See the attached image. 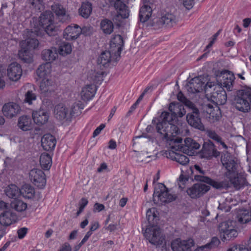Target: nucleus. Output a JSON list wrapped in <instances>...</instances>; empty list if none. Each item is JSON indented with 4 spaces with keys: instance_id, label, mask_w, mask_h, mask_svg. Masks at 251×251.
I'll use <instances>...</instances> for the list:
<instances>
[{
    "instance_id": "1",
    "label": "nucleus",
    "mask_w": 251,
    "mask_h": 251,
    "mask_svg": "<svg viewBox=\"0 0 251 251\" xmlns=\"http://www.w3.org/2000/svg\"><path fill=\"white\" fill-rule=\"evenodd\" d=\"M156 129L161 136L162 139L171 142L170 145L173 143L178 144L182 142L181 138L176 137L180 133V130L178 127L173 123L159 121L156 124Z\"/></svg>"
},
{
    "instance_id": "58",
    "label": "nucleus",
    "mask_w": 251,
    "mask_h": 251,
    "mask_svg": "<svg viewBox=\"0 0 251 251\" xmlns=\"http://www.w3.org/2000/svg\"><path fill=\"white\" fill-rule=\"evenodd\" d=\"M36 99V96L35 94L33 93L31 91H27L25 94V102L28 103L29 104L32 103V100H35Z\"/></svg>"
},
{
    "instance_id": "14",
    "label": "nucleus",
    "mask_w": 251,
    "mask_h": 251,
    "mask_svg": "<svg viewBox=\"0 0 251 251\" xmlns=\"http://www.w3.org/2000/svg\"><path fill=\"white\" fill-rule=\"evenodd\" d=\"M194 244L192 239L185 240L177 238L172 241L171 247L173 251H192V248Z\"/></svg>"
},
{
    "instance_id": "41",
    "label": "nucleus",
    "mask_w": 251,
    "mask_h": 251,
    "mask_svg": "<svg viewBox=\"0 0 251 251\" xmlns=\"http://www.w3.org/2000/svg\"><path fill=\"white\" fill-rule=\"evenodd\" d=\"M4 192L8 197L12 199H15L20 195V189L14 184L7 186L4 190Z\"/></svg>"
},
{
    "instance_id": "18",
    "label": "nucleus",
    "mask_w": 251,
    "mask_h": 251,
    "mask_svg": "<svg viewBox=\"0 0 251 251\" xmlns=\"http://www.w3.org/2000/svg\"><path fill=\"white\" fill-rule=\"evenodd\" d=\"M204 78L201 77H195L190 81L186 87L187 91L190 93H196L201 92L204 90L205 92V87Z\"/></svg>"
},
{
    "instance_id": "56",
    "label": "nucleus",
    "mask_w": 251,
    "mask_h": 251,
    "mask_svg": "<svg viewBox=\"0 0 251 251\" xmlns=\"http://www.w3.org/2000/svg\"><path fill=\"white\" fill-rule=\"evenodd\" d=\"M29 2L37 11L40 12L44 8L43 0H29Z\"/></svg>"
},
{
    "instance_id": "42",
    "label": "nucleus",
    "mask_w": 251,
    "mask_h": 251,
    "mask_svg": "<svg viewBox=\"0 0 251 251\" xmlns=\"http://www.w3.org/2000/svg\"><path fill=\"white\" fill-rule=\"evenodd\" d=\"M238 221L241 224H246L251 221V211L247 209H241L237 216Z\"/></svg>"
},
{
    "instance_id": "32",
    "label": "nucleus",
    "mask_w": 251,
    "mask_h": 251,
    "mask_svg": "<svg viewBox=\"0 0 251 251\" xmlns=\"http://www.w3.org/2000/svg\"><path fill=\"white\" fill-rule=\"evenodd\" d=\"M68 112V109L62 103H59L54 107V116L59 120L68 119V116H69Z\"/></svg>"
},
{
    "instance_id": "52",
    "label": "nucleus",
    "mask_w": 251,
    "mask_h": 251,
    "mask_svg": "<svg viewBox=\"0 0 251 251\" xmlns=\"http://www.w3.org/2000/svg\"><path fill=\"white\" fill-rule=\"evenodd\" d=\"M173 160H175L179 164L185 166L187 165L189 162V158L183 154L179 153H175L174 156L173 157Z\"/></svg>"
},
{
    "instance_id": "43",
    "label": "nucleus",
    "mask_w": 251,
    "mask_h": 251,
    "mask_svg": "<svg viewBox=\"0 0 251 251\" xmlns=\"http://www.w3.org/2000/svg\"><path fill=\"white\" fill-rule=\"evenodd\" d=\"M20 195L25 198L32 199L34 197L35 190L30 185L25 184L20 189Z\"/></svg>"
},
{
    "instance_id": "33",
    "label": "nucleus",
    "mask_w": 251,
    "mask_h": 251,
    "mask_svg": "<svg viewBox=\"0 0 251 251\" xmlns=\"http://www.w3.org/2000/svg\"><path fill=\"white\" fill-rule=\"evenodd\" d=\"M18 56L19 59L24 63H31L33 61L32 51L21 48L18 51Z\"/></svg>"
},
{
    "instance_id": "48",
    "label": "nucleus",
    "mask_w": 251,
    "mask_h": 251,
    "mask_svg": "<svg viewBox=\"0 0 251 251\" xmlns=\"http://www.w3.org/2000/svg\"><path fill=\"white\" fill-rule=\"evenodd\" d=\"M206 134L209 138L212 139L217 143H220L224 149H227V146L222 141V138L218 134H217L215 131L212 130H207L206 131Z\"/></svg>"
},
{
    "instance_id": "47",
    "label": "nucleus",
    "mask_w": 251,
    "mask_h": 251,
    "mask_svg": "<svg viewBox=\"0 0 251 251\" xmlns=\"http://www.w3.org/2000/svg\"><path fill=\"white\" fill-rule=\"evenodd\" d=\"M129 16L128 10H124L120 12H117V14L113 18V22L118 26L120 25L123 19L128 18Z\"/></svg>"
},
{
    "instance_id": "2",
    "label": "nucleus",
    "mask_w": 251,
    "mask_h": 251,
    "mask_svg": "<svg viewBox=\"0 0 251 251\" xmlns=\"http://www.w3.org/2000/svg\"><path fill=\"white\" fill-rule=\"evenodd\" d=\"M205 95L208 100L217 105H223L226 102L227 96L226 91L220 85H215L214 82H207Z\"/></svg>"
},
{
    "instance_id": "51",
    "label": "nucleus",
    "mask_w": 251,
    "mask_h": 251,
    "mask_svg": "<svg viewBox=\"0 0 251 251\" xmlns=\"http://www.w3.org/2000/svg\"><path fill=\"white\" fill-rule=\"evenodd\" d=\"M110 4L113 6L117 12L128 10L126 5L121 0H109Z\"/></svg>"
},
{
    "instance_id": "8",
    "label": "nucleus",
    "mask_w": 251,
    "mask_h": 251,
    "mask_svg": "<svg viewBox=\"0 0 251 251\" xmlns=\"http://www.w3.org/2000/svg\"><path fill=\"white\" fill-rule=\"evenodd\" d=\"M176 199L175 196L169 193L166 186L162 183H158L157 187L155 188L153 195V201L156 204L162 205L163 203L170 202Z\"/></svg>"
},
{
    "instance_id": "45",
    "label": "nucleus",
    "mask_w": 251,
    "mask_h": 251,
    "mask_svg": "<svg viewBox=\"0 0 251 251\" xmlns=\"http://www.w3.org/2000/svg\"><path fill=\"white\" fill-rule=\"evenodd\" d=\"M92 10V4L89 2L82 3L79 9V14L84 18H88Z\"/></svg>"
},
{
    "instance_id": "54",
    "label": "nucleus",
    "mask_w": 251,
    "mask_h": 251,
    "mask_svg": "<svg viewBox=\"0 0 251 251\" xmlns=\"http://www.w3.org/2000/svg\"><path fill=\"white\" fill-rule=\"evenodd\" d=\"M71 51L72 47L68 43L63 42L59 46V53L62 55L69 54Z\"/></svg>"
},
{
    "instance_id": "21",
    "label": "nucleus",
    "mask_w": 251,
    "mask_h": 251,
    "mask_svg": "<svg viewBox=\"0 0 251 251\" xmlns=\"http://www.w3.org/2000/svg\"><path fill=\"white\" fill-rule=\"evenodd\" d=\"M56 89L55 83L50 77L42 79L40 85L41 93L45 96H48L53 92Z\"/></svg>"
},
{
    "instance_id": "57",
    "label": "nucleus",
    "mask_w": 251,
    "mask_h": 251,
    "mask_svg": "<svg viewBox=\"0 0 251 251\" xmlns=\"http://www.w3.org/2000/svg\"><path fill=\"white\" fill-rule=\"evenodd\" d=\"M227 251H249V250L248 248L243 245L233 244L228 248Z\"/></svg>"
},
{
    "instance_id": "7",
    "label": "nucleus",
    "mask_w": 251,
    "mask_h": 251,
    "mask_svg": "<svg viewBox=\"0 0 251 251\" xmlns=\"http://www.w3.org/2000/svg\"><path fill=\"white\" fill-rule=\"evenodd\" d=\"M187 104L189 110L186 115L187 123L193 127L201 131H204L205 127L201 122L199 110L193 102H188Z\"/></svg>"
},
{
    "instance_id": "34",
    "label": "nucleus",
    "mask_w": 251,
    "mask_h": 251,
    "mask_svg": "<svg viewBox=\"0 0 251 251\" xmlns=\"http://www.w3.org/2000/svg\"><path fill=\"white\" fill-rule=\"evenodd\" d=\"M96 92L95 85L90 84L85 86L82 88L81 92L82 99L85 101L90 100L94 96Z\"/></svg>"
},
{
    "instance_id": "61",
    "label": "nucleus",
    "mask_w": 251,
    "mask_h": 251,
    "mask_svg": "<svg viewBox=\"0 0 251 251\" xmlns=\"http://www.w3.org/2000/svg\"><path fill=\"white\" fill-rule=\"evenodd\" d=\"M183 5L188 9H191L194 6L195 0H180Z\"/></svg>"
},
{
    "instance_id": "53",
    "label": "nucleus",
    "mask_w": 251,
    "mask_h": 251,
    "mask_svg": "<svg viewBox=\"0 0 251 251\" xmlns=\"http://www.w3.org/2000/svg\"><path fill=\"white\" fill-rule=\"evenodd\" d=\"M176 118H175V117H174L173 113H170L168 112H163L161 113L158 121L173 123L172 122L174 120H176Z\"/></svg>"
},
{
    "instance_id": "39",
    "label": "nucleus",
    "mask_w": 251,
    "mask_h": 251,
    "mask_svg": "<svg viewBox=\"0 0 251 251\" xmlns=\"http://www.w3.org/2000/svg\"><path fill=\"white\" fill-rule=\"evenodd\" d=\"M18 126L23 131H27L31 128V120L27 116H23L19 118Z\"/></svg>"
},
{
    "instance_id": "22",
    "label": "nucleus",
    "mask_w": 251,
    "mask_h": 251,
    "mask_svg": "<svg viewBox=\"0 0 251 251\" xmlns=\"http://www.w3.org/2000/svg\"><path fill=\"white\" fill-rule=\"evenodd\" d=\"M18 219L17 215L11 209L5 210L0 214V223L2 226H9L15 223Z\"/></svg>"
},
{
    "instance_id": "26",
    "label": "nucleus",
    "mask_w": 251,
    "mask_h": 251,
    "mask_svg": "<svg viewBox=\"0 0 251 251\" xmlns=\"http://www.w3.org/2000/svg\"><path fill=\"white\" fill-rule=\"evenodd\" d=\"M226 176L237 190L240 189L241 188L247 185L248 182L246 177L243 175L237 174L236 172L235 174L230 175L229 176Z\"/></svg>"
},
{
    "instance_id": "46",
    "label": "nucleus",
    "mask_w": 251,
    "mask_h": 251,
    "mask_svg": "<svg viewBox=\"0 0 251 251\" xmlns=\"http://www.w3.org/2000/svg\"><path fill=\"white\" fill-rule=\"evenodd\" d=\"M100 28L105 34H110L113 31V24L108 19H104L101 21Z\"/></svg>"
},
{
    "instance_id": "44",
    "label": "nucleus",
    "mask_w": 251,
    "mask_h": 251,
    "mask_svg": "<svg viewBox=\"0 0 251 251\" xmlns=\"http://www.w3.org/2000/svg\"><path fill=\"white\" fill-rule=\"evenodd\" d=\"M40 163L43 169L49 170L52 164V160L50 156L46 153L42 154L40 158Z\"/></svg>"
},
{
    "instance_id": "25",
    "label": "nucleus",
    "mask_w": 251,
    "mask_h": 251,
    "mask_svg": "<svg viewBox=\"0 0 251 251\" xmlns=\"http://www.w3.org/2000/svg\"><path fill=\"white\" fill-rule=\"evenodd\" d=\"M204 110L207 113V118L211 123L216 122L221 118V112L218 107L215 109L212 105L208 103L204 106Z\"/></svg>"
},
{
    "instance_id": "12",
    "label": "nucleus",
    "mask_w": 251,
    "mask_h": 251,
    "mask_svg": "<svg viewBox=\"0 0 251 251\" xmlns=\"http://www.w3.org/2000/svg\"><path fill=\"white\" fill-rule=\"evenodd\" d=\"M221 162L227 171L225 173V176H229L230 175L237 172V163L235 158L232 156L229 153L226 152L222 155Z\"/></svg>"
},
{
    "instance_id": "37",
    "label": "nucleus",
    "mask_w": 251,
    "mask_h": 251,
    "mask_svg": "<svg viewBox=\"0 0 251 251\" xmlns=\"http://www.w3.org/2000/svg\"><path fill=\"white\" fill-rule=\"evenodd\" d=\"M41 56L43 60L46 61L52 62L55 60L58 56V54L56 49L52 48L51 49L44 50L42 51Z\"/></svg>"
},
{
    "instance_id": "36",
    "label": "nucleus",
    "mask_w": 251,
    "mask_h": 251,
    "mask_svg": "<svg viewBox=\"0 0 251 251\" xmlns=\"http://www.w3.org/2000/svg\"><path fill=\"white\" fill-rule=\"evenodd\" d=\"M50 72L51 65L49 63L41 65L36 71L37 75L42 79L50 77Z\"/></svg>"
},
{
    "instance_id": "27",
    "label": "nucleus",
    "mask_w": 251,
    "mask_h": 251,
    "mask_svg": "<svg viewBox=\"0 0 251 251\" xmlns=\"http://www.w3.org/2000/svg\"><path fill=\"white\" fill-rule=\"evenodd\" d=\"M22 69L21 65L14 62L11 63L7 69V75L9 78L13 81L19 80L22 75Z\"/></svg>"
},
{
    "instance_id": "40",
    "label": "nucleus",
    "mask_w": 251,
    "mask_h": 251,
    "mask_svg": "<svg viewBox=\"0 0 251 251\" xmlns=\"http://www.w3.org/2000/svg\"><path fill=\"white\" fill-rule=\"evenodd\" d=\"M152 14V9L148 5H145L143 6L140 10L139 18L142 23H145L147 21Z\"/></svg>"
},
{
    "instance_id": "19",
    "label": "nucleus",
    "mask_w": 251,
    "mask_h": 251,
    "mask_svg": "<svg viewBox=\"0 0 251 251\" xmlns=\"http://www.w3.org/2000/svg\"><path fill=\"white\" fill-rule=\"evenodd\" d=\"M124 42L123 37L120 35H115L110 43V49L112 53H115L114 59H120V54L124 46Z\"/></svg>"
},
{
    "instance_id": "24",
    "label": "nucleus",
    "mask_w": 251,
    "mask_h": 251,
    "mask_svg": "<svg viewBox=\"0 0 251 251\" xmlns=\"http://www.w3.org/2000/svg\"><path fill=\"white\" fill-rule=\"evenodd\" d=\"M81 34V27L77 25L68 26L64 31L63 36L67 40L76 39Z\"/></svg>"
},
{
    "instance_id": "3",
    "label": "nucleus",
    "mask_w": 251,
    "mask_h": 251,
    "mask_svg": "<svg viewBox=\"0 0 251 251\" xmlns=\"http://www.w3.org/2000/svg\"><path fill=\"white\" fill-rule=\"evenodd\" d=\"M232 104L237 110L248 112L251 108V88L237 91Z\"/></svg>"
},
{
    "instance_id": "17",
    "label": "nucleus",
    "mask_w": 251,
    "mask_h": 251,
    "mask_svg": "<svg viewBox=\"0 0 251 251\" xmlns=\"http://www.w3.org/2000/svg\"><path fill=\"white\" fill-rule=\"evenodd\" d=\"M210 189V186L203 183H196L187 190V194L192 199L199 198L207 192Z\"/></svg>"
},
{
    "instance_id": "50",
    "label": "nucleus",
    "mask_w": 251,
    "mask_h": 251,
    "mask_svg": "<svg viewBox=\"0 0 251 251\" xmlns=\"http://www.w3.org/2000/svg\"><path fill=\"white\" fill-rule=\"evenodd\" d=\"M84 104L81 101H78L74 103L71 106V110L70 115H78L81 113V110L84 108Z\"/></svg>"
},
{
    "instance_id": "10",
    "label": "nucleus",
    "mask_w": 251,
    "mask_h": 251,
    "mask_svg": "<svg viewBox=\"0 0 251 251\" xmlns=\"http://www.w3.org/2000/svg\"><path fill=\"white\" fill-rule=\"evenodd\" d=\"M144 235L151 244L156 246H160L165 243V237L161 229L157 226L147 227Z\"/></svg>"
},
{
    "instance_id": "11",
    "label": "nucleus",
    "mask_w": 251,
    "mask_h": 251,
    "mask_svg": "<svg viewBox=\"0 0 251 251\" xmlns=\"http://www.w3.org/2000/svg\"><path fill=\"white\" fill-rule=\"evenodd\" d=\"M176 16L169 12H162L159 18L155 19L153 25L156 28L162 27L170 28L174 26L176 23Z\"/></svg>"
},
{
    "instance_id": "28",
    "label": "nucleus",
    "mask_w": 251,
    "mask_h": 251,
    "mask_svg": "<svg viewBox=\"0 0 251 251\" xmlns=\"http://www.w3.org/2000/svg\"><path fill=\"white\" fill-rule=\"evenodd\" d=\"M220 81V86L225 87L227 90L231 91L233 87V83L234 79V76L227 72L221 73L218 77Z\"/></svg>"
},
{
    "instance_id": "63",
    "label": "nucleus",
    "mask_w": 251,
    "mask_h": 251,
    "mask_svg": "<svg viewBox=\"0 0 251 251\" xmlns=\"http://www.w3.org/2000/svg\"><path fill=\"white\" fill-rule=\"evenodd\" d=\"M105 126L104 124H101L99 127H98L94 131L93 136L95 137L99 135L100 131L105 127Z\"/></svg>"
},
{
    "instance_id": "20",
    "label": "nucleus",
    "mask_w": 251,
    "mask_h": 251,
    "mask_svg": "<svg viewBox=\"0 0 251 251\" xmlns=\"http://www.w3.org/2000/svg\"><path fill=\"white\" fill-rule=\"evenodd\" d=\"M2 111L5 117L12 118L17 116L20 112L21 107L15 102H9L3 105Z\"/></svg>"
},
{
    "instance_id": "15",
    "label": "nucleus",
    "mask_w": 251,
    "mask_h": 251,
    "mask_svg": "<svg viewBox=\"0 0 251 251\" xmlns=\"http://www.w3.org/2000/svg\"><path fill=\"white\" fill-rule=\"evenodd\" d=\"M202 158L211 159L213 157H217L220 155V152L216 149L213 143L210 140L204 142L201 152Z\"/></svg>"
},
{
    "instance_id": "62",
    "label": "nucleus",
    "mask_w": 251,
    "mask_h": 251,
    "mask_svg": "<svg viewBox=\"0 0 251 251\" xmlns=\"http://www.w3.org/2000/svg\"><path fill=\"white\" fill-rule=\"evenodd\" d=\"M28 229L26 227H22L17 231L18 238L19 239L23 238L27 233Z\"/></svg>"
},
{
    "instance_id": "55",
    "label": "nucleus",
    "mask_w": 251,
    "mask_h": 251,
    "mask_svg": "<svg viewBox=\"0 0 251 251\" xmlns=\"http://www.w3.org/2000/svg\"><path fill=\"white\" fill-rule=\"evenodd\" d=\"M52 10L57 16H65V10L63 6L59 3H54L51 6Z\"/></svg>"
},
{
    "instance_id": "35",
    "label": "nucleus",
    "mask_w": 251,
    "mask_h": 251,
    "mask_svg": "<svg viewBox=\"0 0 251 251\" xmlns=\"http://www.w3.org/2000/svg\"><path fill=\"white\" fill-rule=\"evenodd\" d=\"M158 213L156 208L153 207L149 209L146 213L147 219L148 221L149 225L147 227L152 226H156L158 220Z\"/></svg>"
},
{
    "instance_id": "49",
    "label": "nucleus",
    "mask_w": 251,
    "mask_h": 251,
    "mask_svg": "<svg viewBox=\"0 0 251 251\" xmlns=\"http://www.w3.org/2000/svg\"><path fill=\"white\" fill-rule=\"evenodd\" d=\"M10 207L18 212H22L26 209L27 204L22 201L16 200L11 202Z\"/></svg>"
},
{
    "instance_id": "6",
    "label": "nucleus",
    "mask_w": 251,
    "mask_h": 251,
    "mask_svg": "<svg viewBox=\"0 0 251 251\" xmlns=\"http://www.w3.org/2000/svg\"><path fill=\"white\" fill-rule=\"evenodd\" d=\"M194 167L200 173V175H195L194 179L196 180L206 183L217 189H227L230 187V183L227 180L216 181L212 179L208 176H204L205 171L202 170L200 166L195 165Z\"/></svg>"
},
{
    "instance_id": "4",
    "label": "nucleus",
    "mask_w": 251,
    "mask_h": 251,
    "mask_svg": "<svg viewBox=\"0 0 251 251\" xmlns=\"http://www.w3.org/2000/svg\"><path fill=\"white\" fill-rule=\"evenodd\" d=\"M40 26H36L34 25L33 27H39L41 28L42 34L43 35L44 32L50 36H55L57 34V28L54 25V15L50 11H46L41 14L40 17Z\"/></svg>"
},
{
    "instance_id": "29",
    "label": "nucleus",
    "mask_w": 251,
    "mask_h": 251,
    "mask_svg": "<svg viewBox=\"0 0 251 251\" xmlns=\"http://www.w3.org/2000/svg\"><path fill=\"white\" fill-rule=\"evenodd\" d=\"M56 143L55 137L50 134L44 135L41 139L42 146L47 151H52L55 147Z\"/></svg>"
},
{
    "instance_id": "38",
    "label": "nucleus",
    "mask_w": 251,
    "mask_h": 251,
    "mask_svg": "<svg viewBox=\"0 0 251 251\" xmlns=\"http://www.w3.org/2000/svg\"><path fill=\"white\" fill-rule=\"evenodd\" d=\"M220 243L219 239L216 237H213L211 241L201 246L198 247L194 251H209L212 249L217 247Z\"/></svg>"
},
{
    "instance_id": "31",
    "label": "nucleus",
    "mask_w": 251,
    "mask_h": 251,
    "mask_svg": "<svg viewBox=\"0 0 251 251\" xmlns=\"http://www.w3.org/2000/svg\"><path fill=\"white\" fill-rule=\"evenodd\" d=\"M169 109L174 114L175 118L182 117L186 113L183 105L179 103L172 102L170 103Z\"/></svg>"
},
{
    "instance_id": "64",
    "label": "nucleus",
    "mask_w": 251,
    "mask_h": 251,
    "mask_svg": "<svg viewBox=\"0 0 251 251\" xmlns=\"http://www.w3.org/2000/svg\"><path fill=\"white\" fill-rule=\"evenodd\" d=\"M72 248L68 243H64L58 251H71Z\"/></svg>"
},
{
    "instance_id": "59",
    "label": "nucleus",
    "mask_w": 251,
    "mask_h": 251,
    "mask_svg": "<svg viewBox=\"0 0 251 251\" xmlns=\"http://www.w3.org/2000/svg\"><path fill=\"white\" fill-rule=\"evenodd\" d=\"M93 32V28L90 25L83 26L81 28V34L85 36H90Z\"/></svg>"
},
{
    "instance_id": "13",
    "label": "nucleus",
    "mask_w": 251,
    "mask_h": 251,
    "mask_svg": "<svg viewBox=\"0 0 251 251\" xmlns=\"http://www.w3.org/2000/svg\"><path fill=\"white\" fill-rule=\"evenodd\" d=\"M176 144L175 146H173L172 148L175 150L182 151L187 154L193 153L194 151L200 147V145L198 142L190 138L185 139L184 144Z\"/></svg>"
},
{
    "instance_id": "5",
    "label": "nucleus",
    "mask_w": 251,
    "mask_h": 251,
    "mask_svg": "<svg viewBox=\"0 0 251 251\" xmlns=\"http://www.w3.org/2000/svg\"><path fill=\"white\" fill-rule=\"evenodd\" d=\"M42 31L41 28L39 27H33L30 30H27L25 33L26 39L20 42V47L31 51L37 49L39 42L35 37L43 35Z\"/></svg>"
},
{
    "instance_id": "16",
    "label": "nucleus",
    "mask_w": 251,
    "mask_h": 251,
    "mask_svg": "<svg viewBox=\"0 0 251 251\" xmlns=\"http://www.w3.org/2000/svg\"><path fill=\"white\" fill-rule=\"evenodd\" d=\"M30 180L39 188H43L46 184L45 173L40 169H32L29 173Z\"/></svg>"
},
{
    "instance_id": "23",
    "label": "nucleus",
    "mask_w": 251,
    "mask_h": 251,
    "mask_svg": "<svg viewBox=\"0 0 251 251\" xmlns=\"http://www.w3.org/2000/svg\"><path fill=\"white\" fill-rule=\"evenodd\" d=\"M114 57L115 53L113 54L109 49V50L103 51L100 54L97 60L98 64L104 67H107L109 66L110 62H116L119 60V59H114Z\"/></svg>"
},
{
    "instance_id": "60",
    "label": "nucleus",
    "mask_w": 251,
    "mask_h": 251,
    "mask_svg": "<svg viewBox=\"0 0 251 251\" xmlns=\"http://www.w3.org/2000/svg\"><path fill=\"white\" fill-rule=\"evenodd\" d=\"M177 97L178 100L183 103L188 108V105L187 104H188V102H192L189 100L187 99L181 92L178 93Z\"/></svg>"
},
{
    "instance_id": "9",
    "label": "nucleus",
    "mask_w": 251,
    "mask_h": 251,
    "mask_svg": "<svg viewBox=\"0 0 251 251\" xmlns=\"http://www.w3.org/2000/svg\"><path fill=\"white\" fill-rule=\"evenodd\" d=\"M218 230L221 240L224 242L233 240L238 234L233 225V221L229 220L220 223Z\"/></svg>"
},
{
    "instance_id": "30",
    "label": "nucleus",
    "mask_w": 251,
    "mask_h": 251,
    "mask_svg": "<svg viewBox=\"0 0 251 251\" xmlns=\"http://www.w3.org/2000/svg\"><path fill=\"white\" fill-rule=\"evenodd\" d=\"M32 118L34 123L42 126L47 123L49 119V115L47 112L43 109L34 111L32 112Z\"/></svg>"
}]
</instances>
